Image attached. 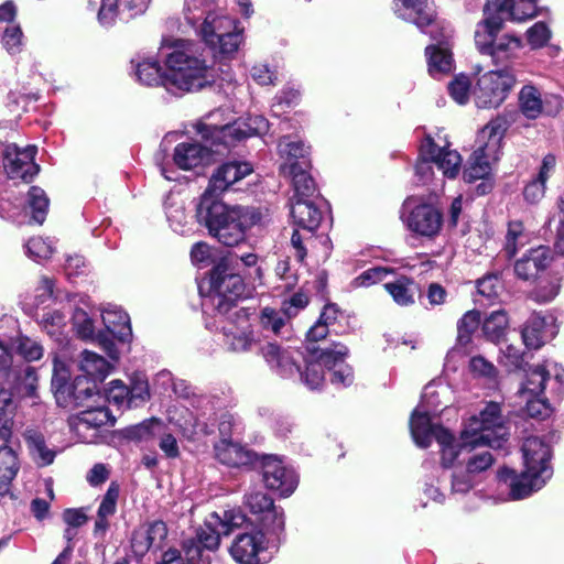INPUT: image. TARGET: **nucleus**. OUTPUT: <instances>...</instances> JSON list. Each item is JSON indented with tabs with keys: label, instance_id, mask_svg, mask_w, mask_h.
<instances>
[{
	"label": "nucleus",
	"instance_id": "1",
	"mask_svg": "<svg viewBox=\"0 0 564 564\" xmlns=\"http://www.w3.org/2000/svg\"><path fill=\"white\" fill-rule=\"evenodd\" d=\"M507 434L500 405L490 402L478 416H471L468 420L460 432L459 440L454 437L457 455L452 462L445 463L443 460V449L441 448L443 467L452 468L451 488L453 494H467L479 482L478 479L468 471L463 462L458 460L459 456L464 452L469 453L480 445L499 448L506 441Z\"/></svg>",
	"mask_w": 564,
	"mask_h": 564
},
{
	"label": "nucleus",
	"instance_id": "2",
	"mask_svg": "<svg viewBox=\"0 0 564 564\" xmlns=\"http://www.w3.org/2000/svg\"><path fill=\"white\" fill-rule=\"evenodd\" d=\"M160 54L165 59L167 73L156 62L143 61V84L166 86L171 83L192 91L215 80V69L195 54L193 44L187 41L164 40Z\"/></svg>",
	"mask_w": 564,
	"mask_h": 564
},
{
	"label": "nucleus",
	"instance_id": "3",
	"mask_svg": "<svg viewBox=\"0 0 564 564\" xmlns=\"http://www.w3.org/2000/svg\"><path fill=\"white\" fill-rule=\"evenodd\" d=\"M196 217L220 243L234 247L245 241L246 232L261 223L262 214L256 207L229 206L204 193L196 208Z\"/></svg>",
	"mask_w": 564,
	"mask_h": 564
},
{
	"label": "nucleus",
	"instance_id": "4",
	"mask_svg": "<svg viewBox=\"0 0 564 564\" xmlns=\"http://www.w3.org/2000/svg\"><path fill=\"white\" fill-rule=\"evenodd\" d=\"M69 404L84 408L70 420V427L82 442L94 443L98 437V430L110 423L115 417L107 408L108 397L88 381L77 378L67 388Z\"/></svg>",
	"mask_w": 564,
	"mask_h": 564
},
{
	"label": "nucleus",
	"instance_id": "5",
	"mask_svg": "<svg viewBox=\"0 0 564 564\" xmlns=\"http://www.w3.org/2000/svg\"><path fill=\"white\" fill-rule=\"evenodd\" d=\"M440 391L434 384L425 386L421 401L410 419V431L415 444L422 448L429 447L434 438L443 449V460L452 462L457 455L454 435L446 429L433 424L432 416L440 412Z\"/></svg>",
	"mask_w": 564,
	"mask_h": 564
},
{
	"label": "nucleus",
	"instance_id": "6",
	"mask_svg": "<svg viewBox=\"0 0 564 564\" xmlns=\"http://www.w3.org/2000/svg\"><path fill=\"white\" fill-rule=\"evenodd\" d=\"M235 315L240 319V326L229 325L224 327L225 344L232 351L259 350L271 368L280 376L294 373L297 368L291 354L281 351V347L273 344H262L249 328L246 313L237 311Z\"/></svg>",
	"mask_w": 564,
	"mask_h": 564
},
{
	"label": "nucleus",
	"instance_id": "7",
	"mask_svg": "<svg viewBox=\"0 0 564 564\" xmlns=\"http://www.w3.org/2000/svg\"><path fill=\"white\" fill-rule=\"evenodd\" d=\"M220 116L221 111L215 110L195 124L197 133L212 147L230 148L249 137L265 133L269 129V122L262 116L249 117L247 120L239 119L234 123L219 126L217 118Z\"/></svg>",
	"mask_w": 564,
	"mask_h": 564
},
{
	"label": "nucleus",
	"instance_id": "8",
	"mask_svg": "<svg viewBox=\"0 0 564 564\" xmlns=\"http://www.w3.org/2000/svg\"><path fill=\"white\" fill-rule=\"evenodd\" d=\"M506 130V120L496 118L479 131L477 148L463 172V177L466 182L471 183L486 178L491 173V165L498 160Z\"/></svg>",
	"mask_w": 564,
	"mask_h": 564
},
{
	"label": "nucleus",
	"instance_id": "9",
	"mask_svg": "<svg viewBox=\"0 0 564 564\" xmlns=\"http://www.w3.org/2000/svg\"><path fill=\"white\" fill-rule=\"evenodd\" d=\"M199 35L215 56L231 58L242 43V30L236 20L223 11H209L200 28Z\"/></svg>",
	"mask_w": 564,
	"mask_h": 564
},
{
	"label": "nucleus",
	"instance_id": "10",
	"mask_svg": "<svg viewBox=\"0 0 564 564\" xmlns=\"http://www.w3.org/2000/svg\"><path fill=\"white\" fill-rule=\"evenodd\" d=\"M208 283L209 299L219 314L229 313L246 293L242 278L228 272L225 263H219L212 270Z\"/></svg>",
	"mask_w": 564,
	"mask_h": 564
},
{
	"label": "nucleus",
	"instance_id": "11",
	"mask_svg": "<svg viewBox=\"0 0 564 564\" xmlns=\"http://www.w3.org/2000/svg\"><path fill=\"white\" fill-rule=\"evenodd\" d=\"M246 516L238 509L214 511L207 516L204 525L198 529L196 539H192L204 550H217L221 536L229 535L236 528L241 527ZM206 555L205 553H203Z\"/></svg>",
	"mask_w": 564,
	"mask_h": 564
},
{
	"label": "nucleus",
	"instance_id": "12",
	"mask_svg": "<svg viewBox=\"0 0 564 564\" xmlns=\"http://www.w3.org/2000/svg\"><path fill=\"white\" fill-rule=\"evenodd\" d=\"M280 533L268 532L259 528L238 534L230 549V555L239 564H261L269 560L270 544Z\"/></svg>",
	"mask_w": 564,
	"mask_h": 564
},
{
	"label": "nucleus",
	"instance_id": "13",
	"mask_svg": "<svg viewBox=\"0 0 564 564\" xmlns=\"http://www.w3.org/2000/svg\"><path fill=\"white\" fill-rule=\"evenodd\" d=\"M402 218L406 228L422 238H435L443 226V214L437 207L427 203L414 204L413 199L404 202Z\"/></svg>",
	"mask_w": 564,
	"mask_h": 564
},
{
	"label": "nucleus",
	"instance_id": "14",
	"mask_svg": "<svg viewBox=\"0 0 564 564\" xmlns=\"http://www.w3.org/2000/svg\"><path fill=\"white\" fill-rule=\"evenodd\" d=\"M516 83L513 74L508 69L490 70L478 78L474 89L475 102L478 108H496L506 99Z\"/></svg>",
	"mask_w": 564,
	"mask_h": 564
},
{
	"label": "nucleus",
	"instance_id": "15",
	"mask_svg": "<svg viewBox=\"0 0 564 564\" xmlns=\"http://www.w3.org/2000/svg\"><path fill=\"white\" fill-rule=\"evenodd\" d=\"M281 351H288L291 354L293 358V362L297 370L289 375L288 377H292L295 373H300L302 382L311 390H317L321 389L324 386L325 382V368H330V357L332 351H329V348L322 349L319 347H316L314 345L308 344L306 347L307 355L305 356V370L302 372L300 370V367L296 365L295 361V355L299 356L300 351L297 350H290V349H282Z\"/></svg>",
	"mask_w": 564,
	"mask_h": 564
},
{
	"label": "nucleus",
	"instance_id": "16",
	"mask_svg": "<svg viewBox=\"0 0 564 564\" xmlns=\"http://www.w3.org/2000/svg\"><path fill=\"white\" fill-rule=\"evenodd\" d=\"M35 153V145L21 149L14 143L8 144L3 153V166L8 177L31 182L40 171L39 165L34 162Z\"/></svg>",
	"mask_w": 564,
	"mask_h": 564
},
{
	"label": "nucleus",
	"instance_id": "17",
	"mask_svg": "<svg viewBox=\"0 0 564 564\" xmlns=\"http://www.w3.org/2000/svg\"><path fill=\"white\" fill-rule=\"evenodd\" d=\"M246 506L254 516L258 528L268 532L281 533L284 530L283 510L273 505L272 499L262 491L251 492L246 497Z\"/></svg>",
	"mask_w": 564,
	"mask_h": 564
},
{
	"label": "nucleus",
	"instance_id": "18",
	"mask_svg": "<svg viewBox=\"0 0 564 564\" xmlns=\"http://www.w3.org/2000/svg\"><path fill=\"white\" fill-rule=\"evenodd\" d=\"M426 33L438 42V46L430 45L426 47L425 53L427 56L429 73L433 77H438L448 74L453 68V58L448 47L444 46L447 40L452 36V29L447 25H438V28L431 29Z\"/></svg>",
	"mask_w": 564,
	"mask_h": 564
},
{
	"label": "nucleus",
	"instance_id": "19",
	"mask_svg": "<svg viewBox=\"0 0 564 564\" xmlns=\"http://www.w3.org/2000/svg\"><path fill=\"white\" fill-rule=\"evenodd\" d=\"M262 476L265 486L289 497L297 486V476L293 469L288 468L279 457L269 455L262 462Z\"/></svg>",
	"mask_w": 564,
	"mask_h": 564
},
{
	"label": "nucleus",
	"instance_id": "20",
	"mask_svg": "<svg viewBox=\"0 0 564 564\" xmlns=\"http://www.w3.org/2000/svg\"><path fill=\"white\" fill-rule=\"evenodd\" d=\"M557 334L555 317L551 314L533 313L524 323L521 336L530 349H539Z\"/></svg>",
	"mask_w": 564,
	"mask_h": 564
},
{
	"label": "nucleus",
	"instance_id": "21",
	"mask_svg": "<svg viewBox=\"0 0 564 564\" xmlns=\"http://www.w3.org/2000/svg\"><path fill=\"white\" fill-rule=\"evenodd\" d=\"M521 451L524 468L529 473L535 470L540 476L552 477L553 470L550 463L552 451L549 443L540 437L530 436L523 442Z\"/></svg>",
	"mask_w": 564,
	"mask_h": 564
},
{
	"label": "nucleus",
	"instance_id": "22",
	"mask_svg": "<svg viewBox=\"0 0 564 564\" xmlns=\"http://www.w3.org/2000/svg\"><path fill=\"white\" fill-rule=\"evenodd\" d=\"M499 479L510 488V499L520 500L540 490L550 478L540 476L535 470L529 473L527 468L521 475H516L513 470L503 468L499 471Z\"/></svg>",
	"mask_w": 564,
	"mask_h": 564
},
{
	"label": "nucleus",
	"instance_id": "23",
	"mask_svg": "<svg viewBox=\"0 0 564 564\" xmlns=\"http://www.w3.org/2000/svg\"><path fill=\"white\" fill-rule=\"evenodd\" d=\"M252 172L253 167L249 162H226L213 173L209 185L204 193H209L212 197L218 198L219 194Z\"/></svg>",
	"mask_w": 564,
	"mask_h": 564
},
{
	"label": "nucleus",
	"instance_id": "24",
	"mask_svg": "<svg viewBox=\"0 0 564 564\" xmlns=\"http://www.w3.org/2000/svg\"><path fill=\"white\" fill-rule=\"evenodd\" d=\"M282 174L294 173L297 169H311L310 147L303 141L283 137L278 143Z\"/></svg>",
	"mask_w": 564,
	"mask_h": 564
},
{
	"label": "nucleus",
	"instance_id": "25",
	"mask_svg": "<svg viewBox=\"0 0 564 564\" xmlns=\"http://www.w3.org/2000/svg\"><path fill=\"white\" fill-rule=\"evenodd\" d=\"M553 373L560 382L564 381V369L553 361H545L542 365H535L525 370V380L519 390V397H540L543 394L545 383Z\"/></svg>",
	"mask_w": 564,
	"mask_h": 564
},
{
	"label": "nucleus",
	"instance_id": "26",
	"mask_svg": "<svg viewBox=\"0 0 564 564\" xmlns=\"http://www.w3.org/2000/svg\"><path fill=\"white\" fill-rule=\"evenodd\" d=\"M422 158L433 159L444 176L454 178L460 169L462 156L455 150L440 148L432 138L427 137L421 144Z\"/></svg>",
	"mask_w": 564,
	"mask_h": 564
},
{
	"label": "nucleus",
	"instance_id": "27",
	"mask_svg": "<svg viewBox=\"0 0 564 564\" xmlns=\"http://www.w3.org/2000/svg\"><path fill=\"white\" fill-rule=\"evenodd\" d=\"M210 158V150L195 141L178 143L173 153L175 165L185 171L207 164Z\"/></svg>",
	"mask_w": 564,
	"mask_h": 564
},
{
	"label": "nucleus",
	"instance_id": "28",
	"mask_svg": "<svg viewBox=\"0 0 564 564\" xmlns=\"http://www.w3.org/2000/svg\"><path fill=\"white\" fill-rule=\"evenodd\" d=\"M552 256L547 247L530 249L514 263V272L522 280L534 279L551 263Z\"/></svg>",
	"mask_w": 564,
	"mask_h": 564
},
{
	"label": "nucleus",
	"instance_id": "29",
	"mask_svg": "<svg viewBox=\"0 0 564 564\" xmlns=\"http://www.w3.org/2000/svg\"><path fill=\"white\" fill-rule=\"evenodd\" d=\"M74 362L78 370L87 377L84 380L95 386L96 381H104L112 369L106 358L87 349L80 351Z\"/></svg>",
	"mask_w": 564,
	"mask_h": 564
},
{
	"label": "nucleus",
	"instance_id": "30",
	"mask_svg": "<svg viewBox=\"0 0 564 564\" xmlns=\"http://www.w3.org/2000/svg\"><path fill=\"white\" fill-rule=\"evenodd\" d=\"M291 216L294 223L312 232L318 228L323 212L311 197L292 198Z\"/></svg>",
	"mask_w": 564,
	"mask_h": 564
},
{
	"label": "nucleus",
	"instance_id": "31",
	"mask_svg": "<svg viewBox=\"0 0 564 564\" xmlns=\"http://www.w3.org/2000/svg\"><path fill=\"white\" fill-rule=\"evenodd\" d=\"M118 2L119 0H101L97 19L102 28H111L115 24L119 15ZM139 4L140 0H122L120 19L124 22H129L131 19L135 18L138 15Z\"/></svg>",
	"mask_w": 564,
	"mask_h": 564
},
{
	"label": "nucleus",
	"instance_id": "32",
	"mask_svg": "<svg viewBox=\"0 0 564 564\" xmlns=\"http://www.w3.org/2000/svg\"><path fill=\"white\" fill-rule=\"evenodd\" d=\"M421 0H394V13L406 21L413 22L422 32H426L425 28L435 29L440 23L434 21L433 14L423 12L421 9Z\"/></svg>",
	"mask_w": 564,
	"mask_h": 564
},
{
	"label": "nucleus",
	"instance_id": "33",
	"mask_svg": "<svg viewBox=\"0 0 564 564\" xmlns=\"http://www.w3.org/2000/svg\"><path fill=\"white\" fill-rule=\"evenodd\" d=\"M330 357V382L336 388H346L354 382V371L349 365L345 362L348 349L340 343L334 344Z\"/></svg>",
	"mask_w": 564,
	"mask_h": 564
},
{
	"label": "nucleus",
	"instance_id": "34",
	"mask_svg": "<svg viewBox=\"0 0 564 564\" xmlns=\"http://www.w3.org/2000/svg\"><path fill=\"white\" fill-rule=\"evenodd\" d=\"M215 457L224 465L239 467L250 464L253 454L237 443L227 438L220 440L214 447Z\"/></svg>",
	"mask_w": 564,
	"mask_h": 564
},
{
	"label": "nucleus",
	"instance_id": "35",
	"mask_svg": "<svg viewBox=\"0 0 564 564\" xmlns=\"http://www.w3.org/2000/svg\"><path fill=\"white\" fill-rule=\"evenodd\" d=\"M106 330L119 341H128L131 337L130 319L126 312L117 307H109L101 313Z\"/></svg>",
	"mask_w": 564,
	"mask_h": 564
},
{
	"label": "nucleus",
	"instance_id": "36",
	"mask_svg": "<svg viewBox=\"0 0 564 564\" xmlns=\"http://www.w3.org/2000/svg\"><path fill=\"white\" fill-rule=\"evenodd\" d=\"M20 468L17 453L9 446L0 447V496L10 492L11 484Z\"/></svg>",
	"mask_w": 564,
	"mask_h": 564
},
{
	"label": "nucleus",
	"instance_id": "37",
	"mask_svg": "<svg viewBox=\"0 0 564 564\" xmlns=\"http://www.w3.org/2000/svg\"><path fill=\"white\" fill-rule=\"evenodd\" d=\"M184 558L176 550H170L164 553L163 560L159 564H209L208 555H204L197 543L193 540H186L183 544Z\"/></svg>",
	"mask_w": 564,
	"mask_h": 564
},
{
	"label": "nucleus",
	"instance_id": "38",
	"mask_svg": "<svg viewBox=\"0 0 564 564\" xmlns=\"http://www.w3.org/2000/svg\"><path fill=\"white\" fill-rule=\"evenodd\" d=\"M521 11L520 6H516V0H488L484 13L485 18H498L502 28L505 20H525Z\"/></svg>",
	"mask_w": 564,
	"mask_h": 564
},
{
	"label": "nucleus",
	"instance_id": "39",
	"mask_svg": "<svg viewBox=\"0 0 564 564\" xmlns=\"http://www.w3.org/2000/svg\"><path fill=\"white\" fill-rule=\"evenodd\" d=\"M500 30L498 18H485L477 24L475 43L480 53L489 55Z\"/></svg>",
	"mask_w": 564,
	"mask_h": 564
},
{
	"label": "nucleus",
	"instance_id": "40",
	"mask_svg": "<svg viewBox=\"0 0 564 564\" xmlns=\"http://www.w3.org/2000/svg\"><path fill=\"white\" fill-rule=\"evenodd\" d=\"M29 451L39 466H47L54 462L55 453L50 449L41 433L30 430L24 434Z\"/></svg>",
	"mask_w": 564,
	"mask_h": 564
},
{
	"label": "nucleus",
	"instance_id": "41",
	"mask_svg": "<svg viewBox=\"0 0 564 564\" xmlns=\"http://www.w3.org/2000/svg\"><path fill=\"white\" fill-rule=\"evenodd\" d=\"M519 106L527 118H538L543 108L540 90L532 85L523 86L519 93Z\"/></svg>",
	"mask_w": 564,
	"mask_h": 564
},
{
	"label": "nucleus",
	"instance_id": "42",
	"mask_svg": "<svg viewBox=\"0 0 564 564\" xmlns=\"http://www.w3.org/2000/svg\"><path fill=\"white\" fill-rule=\"evenodd\" d=\"M50 200L45 192L37 186H32L28 192L26 206L30 209L31 219L42 225L45 220Z\"/></svg>",
	"mask_w": 564,
	"mask_h": 564
},
{
	"label": "nucleus",
	"instance_id": "43",
	"mask_svg": "<svg viewBox=\"0 0 564 564\" xmlns=\"http://www.w3.org/2000/svg\"><path fill=\"white\" fill-rule=\"evenodd\" d=\"M529 232L524 229L521 221H509L503 248L507 257H513L520 248L524 247L529 242Z\"/></svg>",
	"mask_w": 564,
	"mask_h": 564
},
{
	"label": "nucleus",
	"instance_id": "44",
	"mask_svg": "<svg viewBox=\"0 0 564 564\" xmlns=\"http://www.w3.org/2000/svg\"><path fill=\"white\" fill-rule=\"evenodd\" d=\"M413 283L408 278H400L394 282L384 284V289L400 306H408L414 303Z\"/></svg>",
	"mask_w": 564,
	"mask_h": 564
},
{
	"label": "nucleus",
	"instance_id": "45",
	"mask_svg": "<svg viewBox=\"0 0 564 564\" xmlns=\"http://www.w3.org/2000/svg\"><path fill=\"white\" fill-rule=\"evenodd\" d=\"M508 324L505 311L492 312L482 324L484 335L491 341H499L503 338Z\"/></svg>",
	"mask_w": 564,
	"mask_h": 564
},
{
	"label": "nucleus",
	"instance_id": "46",
	"mask_svg": "<svg viewBox=\"0 0 564 564\" xmlns=\"http://www.w3.org/2000/svg\"><path fill=\"white\" fill-rule=\"evenodd\" d=\"M311 169H297L294 173L283 174L290 177L294 187V197H313L316 192V185L312 176L310 175Z\"/></svg>",
	"mask_w": 564,
	"mask_h": 564
},
{
	"label": "nucleus",
	"instance_id": "47",
	"mask_svg": "<svg viewBox=\"0 0 564 564\" xmlns=\"http://www.w3.org/2000/svg\"><path fill=\"white\" fill-rule=\"evenodd\" d=\"M480 324V313L468 311L457 323V346L465 347L471 340L473 333Z\"/></svg>",
	"mask_w": 564,
	"mask_h": 564
},
{
	"label": "nucleus",
	"instance_id": "48",
	"mask_svg": "<svg viewBox=\"0 0 564 564\" xmlns=\"http://www.w3.org/2000/svg\"><path fill=\"white\" fill-rule=\"evenodd\" d=\"M392 272L391 269L386 267H373L370 268L364 272H361L359 275L354 278L350 281L349 286L354 290L360 289V288H369L371 285H375L381 281H383L388 274Z\"/></svg>",
	"mask_w": 564,
	"mask_h": 564
},
{
	"label": "nucleus",
	"instance_id": "49",
	"mask_svg": "<svg viewBox=\"0 0 564 564\" xmlns=\"http://www.w3.org/2000/svg\"><path fill=\"white\" fill-rule=\"evenodd\" d=\"M521 47L520 40L511 36H503L498 42L495 41V44L489 53V55L496 62H502L512 57Z\"/></svg>",
	"mask_w": 564,
	"mask_h": 564
},
{
	"label": "nucleus",
	"instance_id": "50",
	"mask_svg": "<svg viewBox=\"0 0 564 564\" xmlns=\"http://www.w3.org/2000/svg\"><path fill=\"white\" fill-rule=\"evenodd\" d=\"M492 463L494 457L488 451L476 453L463 460L465 467L478 481H480L482 473H485Z\"/></svg>",
	"mask_w": 564,
	"mask_h": 564
},
{
	"label": "nucleus",
	"instance_id": "51",
	"mask_svg": "<svg viewBox=\"0 0 564 564\" xmlns=\"http://www.w3.org/2000/svg\"><path fill=\"white\" fill-rule=\"evenodd\" d=\"M67 316L61 311H48L42 315L41 325L44 330L52 337H56L63 334V329L66 326Z\"/></svg>",
	"mask_w": 564,
	"mask_h": 564
},
{
	"label": "nucleus",
	"instance_id": "52",
	"mask_svg": "<svg viewBox=\"0 0 564 564\" xmlns=\"http://www.w3.org/2000/svg\"><path fill=\"white\" fill-rule=\"evenodd\" d=\"M470 87L469 77L460 74L448 84V93L457 104L465 105L469 100Z\"/></svg>",
	"mask_w": 564,
	"mask_h": 564
},
{
	"label": "nucleus",
	"instance_id": "53",
	"mask_svg": "<svg viewBox=\"0 0 564 564\" xmlns=\"http://www.w3.org/2000/svg\"><path fill=\"white\" fill-rule=\"evenodd\" d=\"M26 254L35 261L48 259L54 249L50 241L42 237H33L25 245Z\"/></svg>",
	"mask_w": 564,
	"mask_h": 564
},
{
	"label": "nucleus",
	"instance_id": "54",
	"mask_svg": "<svg viewBox=\"0 0 564 564\" xmlns=\"http://www.w3.org/2000/svg\"><path fill=\"white\" fill-rule=\"evenodd\" d=\"M2 44L7 52L15 55L22 51L23 46V32L20 25H8L3 32Z\"/></svg>",
	"mask_w": 564,
	"mask_h": 564
},
{
	"label": "nucleus",
	"instance_id": "55",
	"mask_svg": "<svg viewBox=\"0 0 564 564\" xmlns=\"http://www.w3.org/2000/svg\"><path fill=\"white\" fill-rule=\"evenodd\" d=\"M73 325L80 338L93 339L95 337L94 322L84 310H75L73 314Z\"/></svg>",
	"mask_w": 564,
	"mask_h": 564
},
{
	"label": "nucleus",
	"instance_id": "56",
	"mask_svg": "<svg viewBox=\"0 0 564 564\" xmlns=\"http://www.w3.org/2000/svg\"><path fill=\"white\" fill-rule=\"evenodd\" d=\"M17 350L28 361L41 359L44 351L40 343L24 336L17 339Z\"/></svg>",
	"mask_w": 564,
	"mask_h": 564
},
{
	"label": "nucleus",
	"instance_id": "57",
	"mask_svg": "<svg viewBox=\"0 0 564 564\" xmlns=\"http://www.w3.org/2000/svg\"><path fill=\"white\" fill-rule=\"evenodd\" d=\"M284 315V312L282 313L271 307H264L260 315L261 325L263 328L270 329L274 334H279L285 323Z\"/></svg>",
	"mask_w": 564,
	"mask_h": 564
},
{
	"label": "nucleus",
	"instance_id": "58",
	"mask_svg": "<svg viewBox=\"0 0 564 564\" xmlns=\"http://www.w3.org/2000/svg\"><path fill=\"white\" fill-rule=\"evenodd\" d=\"M167 535L166 524L162 521H154L147 530V542L149 549H162Z\"/></svg>",
	"mask_w": 564,
	"mask_h": 564
},
{
	"label": "nucleus",
	"instance_id": "59",
	"mask_svg": "<svg viewBox=\"0 0 564 564\" xmlns=\"http://www.w3.org/2000/svg\"><path fill=\"white\" fill-rule=\"evenodd\" d=\"M527 39L533 48L542 47L551 39V30L544 22H536L527 31Z\"/></svg>",
	"mask_w": 564,
	"mask_h": 564
},
{
	"label": "nucleus",
	"instance_id": "60",
	"mask_svg": "<svg viewBox=\"0 0 564 564\" xmlns=\"http://www.w3.org/2000/svg\"><path fill=\"white\" fill-rule=\"evenodd\" d=\"M525 403L524 409L531 417H545L550 413V408L545 399L540 397H519Z\"/></svg>",
	"mask_w": 564,
	"mask_h": 564
},
{
	"label": "nucleus",
	"instance_id": "61",
	"mask_svg": "<svg viewBox=\"0 0 564 564\" xmlns=\"http://www.w3.org/2000/svg\"><path fill=\"white\" fill-rule=\"evenodd\" d=\"M119 496V488L116 484H111L105 494L101 503L98 508L99 518H108L116 511L117 499Z\"/></svg>",
	"mask_w": 564,
	"mask_h": 564
},
{
	"label": "nucleus",
	"instance_id": "62",
	"mask_svg": "<svg viewBox=\"0 0 564 564\" xmlns=\"http://www.w3.org/2000/svg\"><path fill=\"white\" fill-rule=\"evenodd\" d=\"M469 368L476 376L494 379L497 370L495 366L481 356H476L470 359Z\"/></svg>",
	"mask_w": 564,
	"mask_h": 564
},
{
	"label": "nucleus",
	"instance_id": "63",
	"mask_svg": "<svg viewBox=\"0 0 564 564\" xmlns=\"http://www.w3.org/2000/svg\"><path fill=\"white\" fill-rule=\"evenodd\" d=\"M500 281L496 275L485 276L477 282L478 293L487 299H492L498 294Z\"/></svg>",
	"mask_w": 564,
	"mask_h": 564
},
{
	"label": "nucleus",
	"instance_id": "64",
	"mask_svg": "<svg viewBox=\"0 0 564 564\" xmlns=\"http://www.w3.org/2000/svg\"><path fill=\"white\" fill-rule=\"evenodd\" d=\"M63 521L66 527L78 529L87 523L88 517L83 509H66L62 514Z\"/></svg>",
	"mask_w": 564,
	"mask_h": 564
}]
</instances>
